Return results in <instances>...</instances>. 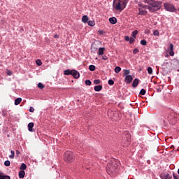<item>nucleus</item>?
Listing matches in <instances>:
<instances>
[{"mask_svg":"<svg viewBox=\"0 0 179 179\" xmlns=\"http://www.w3.org/2000/svg\"><path fill=\"white\" fill-rule=\"evenodd\" d=\"M162 3H163L162 1H153V0H151V2L150 3V5H148V6H145L141 3H138V6L140 8H143V9H146L148 8V10L151 12V13H153L162 9Z\"/></svg>","mask_w":179,"mask_h":179,"instance_id":"f257e3e1","label":"nucleus"},{"mask_svg":"<svg viewBox=\"0 0 179 179\" xmlns=\"http://www.w3.org/2000/svg\"><path fill=\"white\" fill-rule=\"evenodd\" d=\"M118 166H120V162L113 159L106 166L107 173L109 176H115V173L118 171Z\"/></svg>","mask_w":179,"mask_h":179,"instance_id":"f03ea898","label":"nucleus"},{"mask_svg":"<svg viewBox=\"0 0 179 179\" xmlns=\"http://www.w3.org/2000/svg\"><path fill=\"white\" fill-rule=\"evenodd\" d=\"M131 143V134L129 131H124L122 134V144L123 146H128Z\"/></svg>","mask_w":179,"mask_h":179,"instance_id":"7ed1b4c3","label":"nucleus"},{"mask_svg":"<svg viewBox=\"0 0 179 179\" xmlns=\"http://www.w3.org/2000/svg\"><path fill=\"white\" fill-rule=\"evenodd\" d=\"M125 6H127V2L122 1V0L113 1V8L116 10H122L124 9Z\"/></svg>","mask_w":179,"mask_h":179,"instance_id":"20e7f679","label":"nucleus"},{"mask_svg":"<svg viewBox=\"0 0 179 179\" xmlns=\"http://www.w3.org/2000/svg\"><path fill=\"white\" fill-rule=\"evenodd\" d=\"M64 160L66 163H72L73 162V153L71 151H66L64 153Z\"/></svg>","mask_w":179,"mask_h":179,"instance_id":"39448f33","label":"nucleus"},{"mask_svg":"<svg viewBox=\"0 0 179 179\" xmlns=\"http://www.w3.org/2000/svg\"><path fill=\"white\" fill-rule=\"evenodd\" d=\"M164 8L166 12H177V8H176V6L170 3H164Z\"/></svg>","mask_w":179,"mask_h":179,"instance_id":"423d86ee","label":"nucleus"},{"mask_svg":"<svg viewBox=\"0 0 179 179\" xmlns=\"http://www.w3.org/2000/svg\"><path fill=\"white\" fill-rule=\"evenodd\" d=\"M161 179H172L173 176H171L169 173H162L160 175Z\"/></svg>","mask_w":179,"mask_h":179,"instance_id":"0eeeda50","label":"nucleus"},{"mask_svg":"<svg viewBox=\"0 0 179 179\" xmlns=\"http://www.w3.org/2000/svg\"><path fill=\"white\" fill-rule=\"evenodd\" d=\"M71 75L75 78V79H79V77L80 76V74H79V72L76 70H72Z\"/></svg>","mask_w":179,"mask_h":179,"instance_id":"6e6552de","label":"nucleus"},{"mask_svg":"<svg viewBox=\"0 0 179 179\" xmlns=\"http://www.w3.org/2000/svg\"><path fill=\"white\" fill-rule=\"evenodd\" d=\"M134 80V78H132V76H127L124 78L125 83H131L132 80Z\"/></svg>","mask_w":179,"mask_h":179,"instance_id":"1a4fd4ad","label":"nucleus"},{"mask_svg":"<svg viewBox=\"0 0 179 179\" xmlns=\"http://www.w3.org/2000/svg\"><path fill=\"white\" fill-rule=\"evenodd\" d=\"M174 45H173V43L170 44V52L169 55H171V57H174Z\"/></svg>","mask_w":179,"mask_h":179,"instance_id":"9d476101","label":"nucleus"},{"mask_svg":"<svg viewBox=\"0 0 179 179\" xmlns=\"http://www.w3.org/2000/svg\"><path fill=\"white\" fill-rule=\"evenodd\" d=\"M34 127V123L33 122H30L28 124V131H29V132H34V130L33 129V127Z\"/></svg>","mask_w":179,"mask_h":179,"instance_id":"9b49d317","label":"nucleus"},{"mask_svg":"<svg viewBox=\"0 0 179 179\" xmlns=\"http://www.w3.org/2000/svg\"><path fill=\"white\" fill-rule=\"evenodd\" d=\"M138 85H139V79L136 78L134 80L133 83H132V87H137Z\"/></svg>","mask_w":179,"mask_h":179,"instance_id":"f8f14e48","label":"nucleus"},{"mask_svg":"<svg viewBox=\"0 0 179 179\" xmlns=\"http://www.w3.org/2000/svg\"><path fill=\"white\" fill-rule=\"evenodd\" d=\"M139 13L138 15H141V16H143L148 13V11L143 10L141 8H138Z\"/></svg>","mask_w":179,"mask_h":179,"instance_id":"ddd939ff","label":"nucleus"},{"mask_svg":"<svg viewBox=\"0 0 179 179\" xmlns=\"http://www.w3.org/2000/svg\"><path fill=\"white\" fill-rule=\"evenodd\" d=\"M109 22L111 24H115L117 23V18L115 17H113L109 18Z\"/></svg>","mask_w":179,"mask_h":179,"instance_id":"4468645a","label":"nucleus"},{"mask_svg":"<svg viewBox=\"0 0 179 179\" xmlns=\"http://www.w3.org/2000/svg\"><path fill=\"white\" fill-rule=\"evenodd\" d=\"M104 51H106V48H99L98 50V55H103L104 54Z\"/></svg>","mask_w":179,"mask_h":179,"instance_id":"2eb2a0df","label":"nucleus"},{"mask_svg":"<svg viewBox=\"0 0 179 179\" xmlns=\"http://www.w3.org/2000/svg\"><path fill=\"white\" fill-rule=\"evenodd\" d=\"M83 23H88L89 22V17L87 15H83L82 17Z\"/></svg>","mask_w":179,"mask_h":179,"instance_id":"dca6fc26","label":"nucleus"},{"mask_svg":"<svg viewBox=\"0 0 179 179\" xmlns=\"http://www.w3.org/2000/svg\"><path fill=\"white\" fill-rule=\"evenodd\" d=\"M103 89V86L102 85H96L94 87V90H95V92H100V90H101Z\"/></svg>","mask_w":179,"mask_h":179,"instance_id":"f3484780","label":"nucleus"},{"mask_svg":"<svg viewBox=\"0 0 179 179\" xmlns=\"http://www.w3.org/2000/svg\"><path fill=\"white\" fill-rule=\"evenodd\" d=\"M25 174H26V173L24 172V171H20L19 172V178H24Z\"/></svg>","mask_w":179,"mask_h":179,"instance_id":"a211bd4d","label":"nucleus"},{"mask_svg":"<svg viewBox=\"0 0 179 179\" xmlns=\"http://www.w3.org/2000/svg\"><path fill=\"white\" fill-rule=\"evenodd\" d=\"M129 73H131V71L128 69H125L124 70V76H131V75H129Z\"/></svg>","mask_w":179,"mask_h":179,"instance_id":"6ab92c4d","label":"nucleus"},{"mask_svg":"<svg viewBox=\"0 0 179 179\" xmlns=\"http://www.w3.org/2000/svg\"><path fill=\"white\" fill-rule=\"evenodd\" d=\"M20 103H22V98H17L15 100V106H19Z\"/></svg>","mask_w":179,"mask_h":179,"instance_id":"aec40b11","label":"nucleus"},{"mask_svg":"<svg viewBox=\"0 0 179 179\" xmlns=\"http://www.w3.org/2000/svg\"><path fill=\"white\" fill-rule=\"evenodd\" d=\"M174 115H176L175 113H172L170 115L168 116V120L171 121L173 118H174Z\"/></svg>","mask_w":179,"mask_h":179,"instance_id":"412c9836","label":"nucleus"},{"mask_svg":"<svg viewBox=\"0 0 179 179\" xmlns=\"http://www.w3.org/2000/svg\"><path fill=\"white\" fill-rule=\"evenodd\" d=\"M88 26H91V27H93L96 24V22L92 20V21H88L87 22Z\"/></svg>","mask_w":179,"mask_h":179,"instance_id":"4be33fe9","label":"nucleus"},{"mask_svg":"<svg viewBox=\"0 0 179 179\" xmlns=\"http://www.w3.org/2000/svg\"><path fill=\"white\" fill-rule=\"evenodd\" d=\"M20 169L21 171L26 170V169H27V166L24 163H22Z\"/></svg>","mask_w":179,"mask_h":179,"instance_id":"5701e85b","label":"nucleus"},{"mask_svg":"<svg viewBox=\"0 0 179 179\" xmlns=\"http://www.w3.org/2000/svg\"><path fill=\"white\" fill-rule=\"evenodd\" d=\"M64 75L68 76V75H72V71L67 69L64 71Z\"/></svg>","mask_w":179,"mask_h":179,"instance_id":"b1692460","label":"nucleus"},{"mask_svg":"<svg viewBox=\"0 0 179 179\" xmlns=\"http://www.w3.org/2000/svg\"><path fill=\"white\" fill-rule=\"evenodd\" d=\"M115 72L116 73H120V72H121V67L120 66H116L115 69Z\"/></svg>","mask_w":179,"mask_h":179,"instance_id":"393cba45","label":"nucleus"},{"mask_svg":"<svg viewBox=\"0 0 179 179\" xmlns=\"http://www.w3.org/2000/svg\"><path fill=\"white\" fill-rule=\"evenodd\" d=\"M147 71H148L149 75H152L153 73V69H152V67H148L147 69Z\"/></svg>","mask_w":179,"mask_h":179,"instance_id":"a878e982","label":"nucleus"},{"mask_svg":"<svg viewBox=\"0 0 179 179\" xmlns=\"http://www.w3.org/2000/svg\"><path fill=\"white\" fill-rule=\"evenodd\" d=\"M89 69H90V71H96V66H94V65H90Z\"/></svg>","mask_w":179,"mask_h":179,"instance_id":"bb28decb","label":"nucleus"},{"mask_svg":"<svg viewBox=\"0 0 179 179\" xmlns=\"http://www.w3.org/2000/svg\"><path fill=\"white\" fill-rule=\"evenodd\" d=\"M0 179H10V177L8 176H3L0 174Z\"/></svg>","mask_w":179,"mask_h":179,"instance_id":"cd10ccee","label":"nucleus"},{"mask_svg":"<svg viewBox=\"0 0 179 179\" xmlns=\"http://www.w3.org/2000/svg\"><path fill=\"white\" fill-rule=\"evenodd\" d=\"M36 65H38V66H41V65H43V62H41V60H40V59H37L36 61Z\"/></svg>","mask_w":179,"mask_h":179,"instance_id":"c85d7f7f","label":"nucleus"},{"mask_svg":"<svg viewBox=\"0 0 179 179\" xmlns=\"http://www.w3.org/2000/svg\"><path fill=\"white\" fill-rule=\"evenodd\" d=\"M140 94H141V96H145V94H146V90H145V89L141 90V91H140Z\"/></svg>","mask_w":179,"mask_h":179,"instance_id":"c756f323","label":"nucleus"},{"mask_svg":"<svg viewBox=\"0 0 179 179\" xmlns=\"http://www.w3.org/2000/svg\"><path fill=\"white\" fill-rule=\"evenodd\" d=\"M10 153H11V155H9L10 159H15V151L11 150Z\"/></svg>","mask_w":179,"mask_h":179,"instance_id":"7c9ffc66","label":"nucleus"},{"mask_svg":"<svg viewBox=\"0 0 179 179\" xmlns=\"http://www.w3.org/2000/svg\"><path fill=\"white\" fill-rule=\"evenodd\" d=\"M136 34H138V30H134L132 32V37H134V38H136Z\"/></svg>","mask_w":179,"mask_h":179,"instance_id":"2f4dec72","label":"nucleus"},{"mask_svg":"<svg viewBox=\"0 0 179 179\" xmlns=\"http://www.w3.org/2000/svg\"><path fill=\"white\" fill-rule=\"evenodd\" d=\"M4 165H5L6 167H9V166H10V161H9V160L5 161Z\"/></svg>","mask_w":179,"mask_h":179,"instance_id":"473e14b6","label":"nucleus"},{"mask_svg":"<svg viewBox=\"0 0 179 179\" xmlns=\"http://www.w3.org/2000/svg\"><path fill=\"white\" fill-rule=\"evenodd\" d=\"M38 87L39 89H44L45 86H44V85H43V83H39L38 84Z\"/></svg>","mask_w":179,"mask_h":179,"instance_id":"72a5a7b5","label":"nucleus"},{"mask_svg":"<svg viewBox=\"0 0 179 179\" xmlns=\"http://www.w3.org/2000/svg\"><path fill=\"white\" fill-rule=\"evenodd\" d=\"M85 85H87V86H90V85H92V81H90V80H86Z\"/></svg>","mask_w":179,"mask_h":179,"instance_id":"f704fd0d","label":"nucleus"},{"mask_svg":"<svg viewBox=\"0 0 179 179\" xmlns=\"http://www.w3.org/2000/svg\"><path fill=\"white\" fill-rule=\"evenodd\" d=\"M153 35L157 36V37H159V31L158 30H155L154 32H153Z\"/></svg>","mask_w":179,"mask_h":179,"instance_id":"c9c22d12","label":"nucleus"},{"mask_svg":"<svg viewBox=\"0 0 179 179\" xmlns=\"http://www.w3.org/2000/svg\"><path fill=\"white\" fill-rule=\"evenodd\" d=\"M129 41V44H134V43H135V39L131 37Z\"/></svg>","mask_w":179,"mask_h":179,"instance_id":"e433bc0d","label":"nucleus"},{"mask_svg":"<svg viewBox=\"0 0 179 179\" xmlns=\"http://www.w3.org/2000/svg\"><path fill=\"white\" fill-rule=\"evenodd\" d=\"M141 44L142 45H146V44H148V42H146V40H141Z\"/></svg>","mask_w":179,"mask_h":179,"instance_id":"4c0bfd02","label":"nucleus"},{"mask_svg":"<svg viewBox=\"0 0 179 179\" xmlns=\"http://www.w3.org/2000/svg\"><path fill=\"white\" fill-rule=\"evenodd\" d=\"M101 82V80H94V85H100Z\"/></svg>","mask_w":179,"mask_h":179,"instance_id":"58836bf2","label":"nucleus"},{"mask_svg":"<svg viewBox=\"0 0 179 179\" xmlns=\"http://www.w3.org/2000/svg\"><path fill=\"white\" fill-rule=\"evenodd\" d=\"M138 52H139V49L138 48H135L134 50H133V54H138Z\"/></svg>","mask_w":179,"mask_h":179,"instance_id":"ea45409f","label":"nucleus"},{"mask_svg":"<svg viewBox=\"0 0 179 179\" xmlns=\"http://www.w3.org/2000/svg\"><path fill=\"white\" fill-rule=\"evenodd\" d=\"M108 85H110V86H112V85H114V80H109L108 81Z\"/></svg>","mask_w":179,"mask_h":179,"instance_id":"a19ab883","label":"nucleus"},{"mask_svg":"<svg viewBox=\"0 0 179 179\" xmlns=\"http://www.w3.org/2000/svg\"><path fill=\"white\" fill-rule=\"evenodd\" d=\"M173 179H179L178 175H176V173H173Z\"/></svg>","mask_w":179,"mask_h":179,"instance_id":"79ce46f5","label":"nucleus"},{"mask_svg":"<svg viewBox=\"0 0 179 179\" xmlns=\"http://www.w3.org/2000/svg\"><path fill=\"white\" fill-rule=\"evenodd\" d=\"M7 75H8V76H12V71L8 70V71H7Z\"/></svg>","mask_w":179,"mask_h":179,"instance_id":"37998d69","label":"nucleus"},{"mask_svg":"<svg viewBox=\"0 0 179 179\" xmlns=\"http://www.w3.org/2000/svg\"><path fill=\"white\" fill-rule=\"evenodd\" d=\"M143 2H144V3H148L150 5V0H143Z\"/></svg>","mask_w":179,"mask_h":179,"instance_id":"c03bdc74","label":"nucleus"},{"mask_svg":"<svg viewBox=\"0 0 179 179\" xmlns=\"http://www.w3.org/2000/svg\"><path fill=\"white\" fill-rule=\"evenodd\" d=\"M98 33H99V34H100L101 36H103V34H104V31H103V30H99V31H98Z\"/></svg>","mask_w":179,"mask_h":179,"instance_id":"a18cd8bd","label":"nucleus"},{"mask_svg":"<svg viewBox=\"0 0 179 179\" xmlns=\"http://www.w3.org/2000/svg\"><path fill=\"white\" fill-rule=\"evenodd\" d=\"M130 38H129V36H127L124 37L125 41H129Z\"/></svg>","mask_w":179,"mask_h":179,"instance_id":"49530a36","label":"nucleus"},{"mask_svg":"<svg viewBox=\"0 0 179 179\" xmlns=\"http://www.w3.org/2000/svg\"><path fill=\"white\" fill-rule=\"evenodd\" d=\"M102 59H103L104 61H107V59H108V57L106 55L102 57Z\"/></svg>","mask_w":179,"mask_h":179,"instance_id":"de8ad7c7","label":"nucleus"},{"mask_svg":"<svg viewBox=\"0 0 179 179\" xmlns=\"http://www.w3.org/2000/svg\"><path fill=\"white\" fill-rule=\"evenodd\" d=\"M29 111H30V113H34V108L30 107L29 108Z\"/></svg>","mask_w":179,"mask_h":179,"instance_id":"09e8293b","label":"nucleus"},{"mask_svg":"<svg viewBox=\"0 0 179 179\" xmlns=\"http://www.w3.org/2000/svg\"><path fill=\"white\" fill-rule=\"evenodd\" d=\"M54 38H59V35L55 34V35L54 36Z\"/></svg>","mask_w":179,"mask_h":179,"instance_id":"8fccbe9b","label":"nucleus"},{"mask_svg":"<svg viewBox=\"0 0 179 179\" xmlns=\"http://www.w3.org/2000/svg\"><path fill=\"white\" fill-rule=\"evenodd\" d=\"M15 152H16L17 156H19V155H20V151H19L18 150H17Z\"/></svg>","mask_w":179,"mask_h":179,"instance_id":"3c124183","label":"nucleus"},{"mask_svg":"<svg viewBox=\"0 0 179 179\" xmlns=\"http://www.w3.org/2000/svg\"><path fill=\"white\" fill-rule=\"evenodd\" d=\"M128 1H129V0H124V2H127V3H128Z\"/></svg>","mask_w":179,"mask_h":179,"instance_id":"603ef678","label":"nucleus"},{"mask_svg":"<svg viewBox=\"0 0 179 179\" xmlns=\"http://www.w3.org/2000/svg\"><path fill=\"white\" fill-rule=\"evenodd\" d=\"M114 1H117V0H114Z\"/></svg>","mask_w":179,"mask_h":179,"instance_id":"864d4df0","label":"nucleus"}]
</instances>
